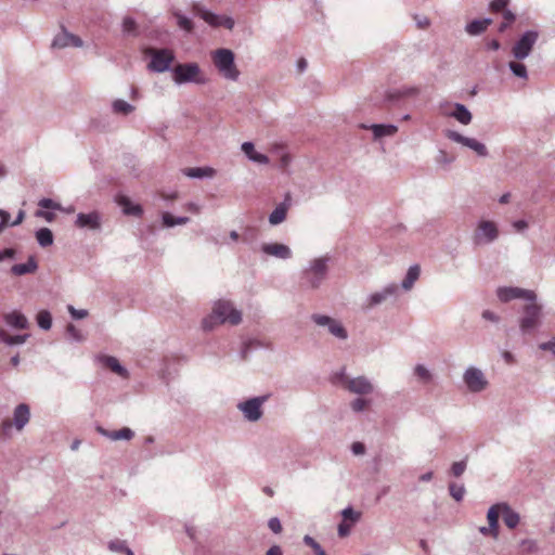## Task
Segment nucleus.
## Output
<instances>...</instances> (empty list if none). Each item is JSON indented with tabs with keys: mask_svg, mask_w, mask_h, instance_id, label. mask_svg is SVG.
Instances as JSON below:
<instances>
[{
	"mask_svg": "<svg viewBox=\"0 0 555 555\" xmlns=\"http://www.w3.org/2000/svg\"><path fill=\"white\" fill-rule=\"evenodd\" d=\"M539 33L535 30H527L516 39L515 44L512 47V56L516 61H524L528 59L530 52L538 42Z\"/></svg>",
	"mask_w": 555,
	"mask_h": 555,
	"instance_id": "obj_10",
	"label": "nucleus"
},
{
	"mask_svg": "<svg viewBox=\"0 0 555 555\" xmlns=\"http://www.w3.org/2000/svg\"><path fill=\"white\" fill-rule=\"evenodd\" d=\"M278 155H280V168L287 169L288 165H291V156L287 152L284 151L283 147L276 150Z\"/></svg>",
	"mask_w": 555,
	"mask_h": 555,
	"instance_id": "obj_56",
	"label": "nucleus"
},
{
	"mask_svg": "<svg viewBox=\"0 0 555 555\" xmlns=\"http://www.w3.org/2000/svg\"><path fill=\"white\" fill-rule=\"evenodd\" d=\"M444 135L449 140H451L457 144H461V145L467 147L468 150L473 151L475 153V155H477L479 157L488 156L487 146L474 138H467V137L461 134L460 132L451 130V129L444 130Z\"/></svg>",
	"mask_w": 555,
	"mask_h": 555,
	"instance_id": "obj_16",
	"label": "nucleus"
},
{
	"mask_svg": "<svg viewBox=\"0 0 555 555\" xmlns=\"http://www.w3.org/2000/svg\"><path fill=\"white\" fill-rule=\"evenodd\" d=\"M108 548L112 550V552H124L129 547L126 545L125 541H112L108 543Z\"/></svg>",
	"mask_w": 555,
	"mask_h": 555,
	"instance_id": "obj_61",
	"label": "nucleus"
},
{
	"mask_svg": "<svg viewBox=\"0 0 555 555\" xmlns=\"http://www.w3.org/2000/svg\"><path fill=\"white\" fill-rule=\"evenodd\" d=\"M76 227L82 230H100L101 215L99 211L93 210L88 214L80 212L76 217Z\"/></svg>",
	"mask_w": 555,
	"mask_h": 555,
	"instance_id": "obj_21",
	"label": "nucleus"
},
{
	"mask_svg": "<svg viewBox=\"0 0 555 555\" xmlns=\"http://www.w3.org/2000/svg\"><path fill=\"white\" fill-rule=\"evenodd\" d=\"M268 528H270L271 532L279 534L282 531L281 520L276 517L270 518L268 520Z\"/></svg>",
	"mask_w": 555,
	"mask_h": 555,
	"instance_id": "obj_59",
	"label": "nucleus"
},
{
	"mask_svg": "<svg viewBox=\"0 0 555 555\" xmlns=\"http://www.w3.org/2000/svg\"><path fill=\"white\" fill-rule=\"evenodd\" d=\"M192 11H194V14L197 15L198 18L206 22L207 25L212 28L224 27L229 30H232L234 27L233 17L210 12L207 8L199 3L192 5Z\"/></svg>",
	"mask_w": 555,
	"mask_h": 555,
	"instance_id": "obj_8",
	"label": "nucleus"
},
{
	"mask_svg": "<svg viewBox=\"0 0 555 555\" xmlns=\"http://www.w3.org/2000/svg\"><path fill=\"white\" fill-rule=\"evenodd\" d=\"M151 60L147 69L153 73H166L173 62V52L168 49H147Z\"/></svg>",
	"mask_w": 555,
	"mask_h": 555,
	"instance_id": "obj_13",
	"label": "nucleus"
},
{
	"mask_svg": "<svg viewBox=\"0 0 555 555\" xmlns=\"http://www.w3.org/2000/svg\"><path fill=\"white\" fill-rule=\"evenodd\" d=\"M37 270V262L33 256H29L28 261L25 263L13 264L11 267V274L15 276H23L27 274H33Z\"/></svg>",
	"mask_w": 555,
	"mask_h": 555,
	"instance_id": "obj_32",
	"label": "nucleus"
},
{
	"mask_svg": "<svg viewBox=\"0 0 555 555\" xmlns=\"http://www.w3.org/2000/svg\"><path fill=\"white\" fill-rule=\"evenodd\" d=\"M96 433L111 441H129L134 437V431L129 427H124L117 430H107L99 426L96 427Z\"/></svg>",
	"mask_w": 555,
	"mask_h": 555,
	"instance_id": "obj_23",
	"label": "nucleus"
},
{
	"mask_svg": "<svg viewBox=\"0 0 555 555\" xmlns=\"http://www.w3.org/2000/svg\"><path fill=\"white\" fill-rule=\"evenodd\" d=\"M538 348H540L541 351H555V336L551 337L548 341L540 344Z\"/></svg>",
	"mask_w": 555,
	"mask_h": 555,
	"instance_id": "obj_63",
	"label": "nucleus"
},
{
	"mask_svg": "<svg viewBox=\"0 0 555 555\" xmlns=\"http://www.w3.org/2000/svg\"><path fill=\"white\" fill-rule=\"evenodd\" d=\"M287 201L288 195H286V199L278 204L276 208H274L273 211H271L270 216H268V222H270V225H279L282 222H284L288 209Z\"/></svg>",
	"mask_w": 555,
	"mask_h": 555,
	"instance_id": "obj_28",
	"label": "nucleus"
},
{
	"mask_svg": "<svg viewBox=\"0 0 555 555\" xmlns=\"http://www.w3.org/2000/svg\"><path fill=\"white\" fill-rule=\"evenodd\" d=\"M462 380H464L465 387L472 393H481L488 387V379L485 373H482L481 369L474 365L465 369L464 374H462Z\"/></svg>",
	"mask_w": 555,
	"mask_h": 555,
	"instance_id": "obj_12",
	"label": "nucleus"
},
{
	"mask_svg": "<svg viewBox=\"0 0 555 555\" xmlns=\"http://www.w3.org/2000/svg\"><path fill=\"white\" fill-rule=\"evenodd\" d=\"M29 338V334L10 336L4 330L0 328V343L11 347L14 345H24Z\"/></svg>",
	"mask_w": 555,
	"mask_h": 555,
	"instance_id": "obj_36",
	"label": "nucleus"
},
{
	"mask_svg": "<svg viewBox=\"0 0 555 555\" xmlns=\"http://www.w3.org/2000/svg\"><path fill=\"white\" fill-rule=\"evenodd\" d=\"M67 311H69L70 318L75 320H83L88 315V311L86 309H76L74 306H67Z\"/></svg>",
	"mask_w": 555,
	"mask_h": 555,
	"instance_id": "obj_54",
	"label": "nucleus"
},
{
	"mask_svg": "<svg viewBox=\"0 0 555 555\" xmlns=\"http://www.w3.org/2000/svg\"><path fill=\"white\" fill-rule=\"evenodd\" d=\"M210 56H212L214 66H216L220 77L233 82L240 79V69H237L236 63H234L233 51L225 48L216 49Z\"/></svg>",
	"mask_w": 555,
	"mask_h": 555,
	"instance_id": "obj_2",
	"label": "nucleus"
},
{
	"mask_svg": "<svg viewBox=\"0 0 555 555\" xmlns=\"http://www.w3.org/2000/svg\"><path fill=\"white\" fill-rule=\"evenodd\" d=\"M83 46V41H81L80 37L69 34L62 27L61 31L55 35L54 39H52L51 47L54 49H64V48H81Z\"/></svg>",
	"mask_w": 555,
	"mask_h": 555,
	"instance_id": "obj_19",
	"label": "nucleus"
},
{
	"mask_svg": "<svg viewBox=\"0 0 555 555\" xmlns=\"http://www.w3.org/2000/svg\"><path fill=\"white\" fill-rule=\"evenodd\" d=\"M115 201H117V205L119 206V208H121V211H124V215L141 218V216H142L141 205L132 203L131 199L126 195H118L117 199H115Z\"/></svg>",
	"mask_w": 555,
	"mask_h": 555,
	"instance_id": "obj_26",
	"label": "nucleus"
},
{
	"mask_svg": "<svg viewBox=\"0 0 555 555\" xmlns=\"http://www.w3.org/2000/svg\"><path fill=\"white\" fill-rule=\"evenodd\" d=\"M444 135L449 140H451L457 144H461V145L467 147L468 150L473 151L475 153V155H477L479 157L488 156L487 146L474 138H467V137L461 134L460 132L451 130V129L444 130Z\"/></svg>",
	"mask_w": 555,
	"mask_h": 555,
	"instance_id": "obj_17",
	"label": "nucleus"
},
{
	"mask_svg": "<svg viewBox=\"0 0 555 555\" xmlns=\"http://www.w3.org/2000/svg\"><path fill=\"white\" fill-rule=\"evenodd\" d=\"M330 256H319L309 260L301 271V287L315 291L325 282L328 275Z\"/></svg>",
	"mask_w": 555,
	"mask_h": 555,
	"instance_id": "obj_1",
	"label": "nucleus"
},
{
	"mask_svg": "<svg viewBox=\"0 0 555 555\" xmlns=\"http://www.w3.org/2000/svg\"><path fill=\"white\" fill-rule=\"evenodd\" d=\"M3 321L4 324H7V326L10 328L23 331L29 327V321L23 314V312L18 310H12L10 312L4 313Z\"/></svg>",
	"mask_w": 555,
	"mask_h": 555,
	"instance_id": "obj_24",
	"label": "nucleus"
},
{
	"mask_svg": "<svg viewBox=\"0 0 555 555\" xmlns=\"http://www.w3.org/2000/svg\"><path fill=\"white\" fill-rule=\"evenodd\" d=\"M508 3L509 0H493L490 2V10H492V12H503L505 10H509L506 8Z\"/></svg>",
	"mask_w": 555,
	"mask_h": 555,
	"instance_id": "obj_57",
	"label": "nucleus"
},
{
	"mask_svg": "<svg viewBox=\"0 0 555 555\" xmlns=\"http://www.w3.org/2000/svg\"><path fill=\"white\" fill-rule=\"evenodd\" d=\"M449 494H451L455 502H462L465 495V487L462 483L451 482L449 483Z\"/></svg>",
	"mask_w": 555,
	"mask_h": 555,
	"instance_id": "obj_46",
	"label": "nucleus"
},
{
	"mask_svg": "<svg viewBox=\"0 0 555 555\" xmlns=\"http://www.w3.org/2000/svg\"><path fill=\"white\" fill-rule=\"evenodd\" d=\"M65 333H67V337H69L70 341L80 344L85 340L83 334H81L80 330H78L72 323L65 327Z\"/></svg>",
	"mask_w": 555,
	"mask_h": 555,
	"instance_id": "obj_47",
	"label": "nucleus"
},
{
	"mask_svg": "<svg viewBox=\"0 0 555 555\" xmlns=\"http://www.w3.org/2000/svg\"><path fill=\"white\" fill-rule=\"evenodd\" d=\"M421 274V269L417 264H413L408 269L406 275H404L403 282H401L398 287L401 289L409 292L411 291L412 286H414V283L417 281L418 275Z\"/></svg>",
	"mask_w": 555,
	"mask_h": 555,
	"instance_id": "obj_35",
	"label": "nucleus"
},
{
	"mask_svg": "<svg viewBox=\"0 0 555 555\" xmlns=\"http://www.w3.org/2000/svg\"><path fill=\"white\" fill-rule=\"evenodd\" d=\"M362 129H369L373 133V140H378L384 137H392L398 132V126L393 124H362L360 125Z\"/></svg>",
	"mask_w": 555,
	"mask_h": 555,
	"instance_id": "obj_22",
	"label": "nucleus"
},
{
	"mask_svg": "<svg viewBox=\"0 0 555 555\" xmlns=\"http://www.w3.org/2000/svg\"><path fill=\"white\" fill-rule=\"evenodd\" d=\"M500 235L498 225L495 222L489 220H480L475 227L474 235H472V242L475 246H486L496 241Z\"/></svg>",
	"mask_w": 555,
	"mask_h": 555,
	"instance_id": "obj_9",
	"label": "nucleus"
},
{
	"mask_svg": "<svg viewBox=\"0 0 555 555\" xmlns=\"http://www.w3.org/2000/svg\"><path fill=\"white\" fill-rule=\"evenodd\" d=\"M36 241H38L39 246L41 247H49L53 243V235L52 231L48 228H41L38 231H36Z\"/></svg>",
	"mask_w": 555,
	"mask_h": 555,
	"instance_id": "obj_41",
	"label": "nucleus"
},
{
	"mask_svg": "<svg viewBox=\"0 0 555 555\" xmlns=\"http://www.w3.org/2000/svg\"><path fill=\"white\" fill-rule=\"evenodd\" d=\"M100 363L105 365V367L112 370L113 373L119 375V377L128 378V370L119 364L118 359L109 356L99 357Z\"/></svg>",
	"mask_w": 555,
	"mask_h": 555,
	"instance_id": "obj_29",
	"label": "nucleus"
},
{
	"mask_svg": "<svg viewBox=\"0 0 555 555\" xmlns=\"http://www.w3.org/2000/svg\"><path fill=\"white\" fill-rule=\"evenodd\" d=\"M343 517L345 521H350L354 524L360 519V513L356 512L352 507L348 506L343 509Z\"/></svg>",
	"mask_w": 555,
	"mask_h": 555,
	"instance_id": "obj_52",
	"label": "nucleus"
},
{
	"mask_svg": "<svg viewBox=\"0 0 555 555\" xmlns=\"http://www.w3.org/2000/svg\"><path fill=\"white\" fill-rule=\"evenodd\" d=\"M399 296V287L396 283H389L375 292L366 295L365 300L362 302L363 311H371L380 305L396 300Z\"/></svg>",
	"mask_w": 555,
	"mask_h": 555,
	"instance_id": "obj_5",
	"label": "nucleus"
},
{
	"mask_svg": "<svg viewBox=\"0 0 555 555\" xmlns=\"http://www.w3.org/2000/svg\"><path fill=\"white\" fill-rule=\"evenodd\" d=\"M420 92L421 89H418V87L404 86L389 92L388 99H390V101H399L401 99L416 98Z\"/></svg>",
	"mask_w": 555,
	"mask_h": 555,
	"instance_id": "obj_30",
	"label": "nucleus"
},
{
	"mask_svg": "<svg viewBox=\"0 0 555 555\" xmlns=\"http://www.w3.org/2000/svg\"><path fill=\"white\" fill-rule=\"evenodd\" d=\"M332 383H334V385H340V387L357 396L371 395L374 389L373 384L366 376L349 377L345 373V367L334 373Z\"/></svg>",
	"mask_w": 555,
	"mask_h": 555,
	"instance_id": "obj_3",
	"label": "nucleus"
},
{
	"mask_svg": "<svg viewBox=\"0 0 555 555\" xmlns=\"http://www.w3.org/2000/svg\"><path fill=\"white\" fill-rule=\"evenodd\" d=\"M38 206L41 207V209H51L54 211L62 210V206H60L59 203H56L53 199L48 198V197H43V198L39 199Z\"/></svg>",
	"mask_w": 555,
	"mask_h": 555,
	"instance_id": "obj_50",
	"label": "nucleus"
},
{
	"mask_svg": "<svg viewBox=\"0 0 555 555\" xmlns=\"http://www.w3.org/2000/svg\"><path fill=\"white\" fill-rule=\"evenodd\" d=\"M500 503H496L489 508V512H487V521H489V525H492V527L498 526V517H500Z\"/></svg>",
	"mask_w": 555,
	"mask_h": 555,
	"instance_id": "obj_49",
	"label": "nucleus"
},
{
	"mask_svg": "<svg viewBox=\"0 0 555 555\" xmlns=\"http://www.w3.org/2000/svg\"><path fill=\"white\" fill-rule=\"evenodd\" d=\"M260 249L263 255L281 260H288L292 257L291 247L284 243H263Z\"/></svg>",
	"mask_w": 555,
	"mask_h": 555,
	"instance_id": "obj_20",
	"label": "nucleus"
},
{
	"mask_svg": "<svg viewBox=\"0 0 555 555\" xmlns=\"http://www.w3.org/2000/svg\"><path fill=\"white\" fill-rule=\"evenodd\" d=\"M189 217H173L168 212H163V215H160V221H163V225H165V228L184 225L189 223Z\"/></svg>",
	"mask_w": 555,
	"mask_h": 555,
	"instance_id": "obj_39",
	"label": "nucleus"
},
{
	"mask_svg": "<svg viewBox=\"0 0 555 555\" xmlns=\"http://www.w3.org/2000/svg\"><path fill=\"white\" fill-rule=\"evenodd\" d=\"M302 542H305L306 545L310 546L312 551H314L315 555H326L322 546L310 535H306L305 539H302Z\"/></svg>",
	"mask_w": 555,
	"mask_h": 555,
	"instance_id": "obj_51",
	"label": "nucleus"
},
{
	"mask_svg": "<svg viewBox=\"0 0 555 555\" xmlns=\"http://www.w3.org/2000/svg\"><path fill=\"white\" fill-rule=\"evenodd\" d=\"M519 550L522 554H532L538 552V543L532 539H522L519 541Z\"/></svg>",
	"mask_w": 555,
	"mask_h": 555,
	"instance_id": "obj_48",
	"label": "nucleus"
},
{
	"mask_svg": "<svg viewBox=\"0 0 555 555\" xmlns=\"http://www.w3.org/2000/svg\"><path fill=\"white\" fill-rule=\"evenodd\" d=\"M15 257V251L13 248H4L2 250H0V262L7 260V259H14Z\"/></svg>",
	"mask_w": 555,
	"mask_h": 555,
	"instance_id": "obj_64",
	"label": "nucleus"
},
{
	"mask_svg": "<svg viewBox=\"0 0 555 555\" xmlns=\"http://www.w3.org/2000/svg\"><path fill=\"white\" fill-rule=\"evenodd\" d=\"M446 116L452 117L461 125H469L472 122V113L462 103L452 104V111L446 112Z\"/></svg>",
	"mask_w": 555,
	"mask_h": 555,
	"instance_id": "obj_25",
	"label": "nucleus"
},
{
	"mask_svg": "<svg viewBox=\"0 0 555 555\" xmlns=\"http://www.w3.org/2000/svg\"><path fill=\"white\" fill-rule=\"evenodd\" d=\"M208 315L224 319L229 321V324L232 326H236L241 323V311L235 309L233 304L228 300L214 302L212 312Z\"/></svg>",
	"mask_w": 555,
	"mask_h": 555,
	"instance_id": "obj_18",
	"label": "nucleus"
},
{
	"mask_svg": "<svg viewBox=\"0 0 555 555\" xmlns=\"http://www.w3.org/2000/svg\"><path fill=\"white\" fill-rule=\"evenodd\" d=\"M496 297L503 304H507L515 299H522L529 304H535V293L531 289L521 287L505 286L496 289Z\"/></svg>",
	"mask_w": 555,
	"mask_h": 555,
	"instance_id": "obj_15",
	"label": "nucleus"
},
{
	"mask_svg": "<svg viewBox=\"0 0 555 555\" xmlns=\"http://www.w3.org/2000/svg\"><path fill=\"white\" fill-rule=\"evenodd\" d=\"M182 173L184 176L191 178V179H204L208 178L211 179L215 176V169L212 167H194V168H186L182 170Z\"/></svg>",
	"mask_w": 555,
	"mask_h": 555,
	"instance_id": "obj_33",
	"label": "nucleus"
},
{
	"mask_svg": "<svg viewBox=\"0 0 555 555\" xmlns=\"http://www.w3.org/2000/svg\"><path fill=\"white\" fill-rule=\"evenodd\" d=\"M413 374L414 376H416L417 380H420V383L422 384H430L431 383V378L434 377L431 375V372L429 369H427V366L423 365V364H416V366H414L413 369Z\"/></svg>",
	"mask_w": 555,
	"mask_h": 555,
	"instance_id": "obj_40",
	"label": "nucleus"
},
{
	"mask_svg": "<svg viewBox=\"0 0 555 555\" xmlns=\"http://www.w3.org/2000/svg\"><path fill=\"white\" fill-rule=\"evenodd\" d=\"M481 318L493 324H498L500 322V317L491 310H483V312H481Z\"/></svg>",
	"mask_w": 555,
	"mask_h": 555,
	"instance_id": "obj_60",
	"label": "nucleus"
},
{
	"mask_svg": "<svg viewBox=\"0 0 555 555\" xmlns=\"http://www.w3.org/2000/svg\"><path fill=\"white\" fill-rule=\"evenodd\" d=\"M370 401L365 399L357 398L356 400L352 401V403H350V408H352L353 412L361 413L363 412V410L366 409Z\"/></svg>",
	"mask_w": 555,
	"mask_h": 555,
	"instance_id": "obj_55",
	"label": "nucleus"
},
{
	"mask_svg": "<svg viewBox=\"0 0 555 555\" xmlns=\"http://www.w3.org/2000/svg\"><path fill=\"white\" fill-rule=\"evenodd\" d=\"M491 25V18L486 17L481 20H474L468 22L467 25H465V33L468 34V36H479L482 33L487 30V28Z\"/></svg>",
	"mask_w": 555,
	"mask_h": 555,
	"instance_id": "obj_31",
	"label": "nucleus"
},
{
	"mask_svg": "<svg viewBox=\"0 0 555 555\" xmlns=\"http://www.w3.org/2000/svg\"><path fill=\"white\" fill-rule=\"evenodd\" d=\"M36 322H38L39 328L49 331L52 327V314H50L49 310H41L36 315Z\"/></svg>",
	"mask_w": 555,
	"mask_h": 555,
	"instance_id": "obj_44",
	"label": "nucleus"
},
{
	"mask_svg": "<svg viewBox=\"0 0 555 555\" xmlns=\"http://www.w3.org/2000/svg\"><path fill=\"white\" fill-rule=\"evenodd\" d=\"M30 418V410L29 405L26 403H20L14 406L13 410V420L4 421L0 425V436L9 437L11 436V429L14 428L17 431H22L24 426L29 423Z\"/></svg>",
	"mask_w": 555,
	"mask_h": 555,
	"instance_id": "obj_7",
	"label": "nucleus"
},
{
	"mask_svg": "<svg viewBox=\"0 0 555 555\" xmlns=\"http://www.w3.org/2000/svg\"><path fill=\"white\" fill-rule=\"evenodd\" d=\"M466 460L457 461L451 465V474L454 477H461L465 473Z\"/></svg>",
	"mask_w": 555,
	"mask_h": 555,
	"instance_id": "obj_53",
	"label": "nucleus"
},
{
	"mask_svg": "<svg viewBox=\"0 0 555 555\" xmlns=\"http://www.w3.org/2000/svg\"><path fill=\"white\" fill-rule=\"evenodd\" d=\"M242 152L243 154H245L246 158H248V160L251 163L260 165H267L269 163L268 156L257 153L255 151V145L249 141L242 143Z\"/></svg>",
	"mask_w": 555,
	"mask_h": 555,
	"instance_id": "obj_27",
	"label": "nucleus"
},
{
	"mask_svg": "<svg viewBox=\"0 0 555 555\" xmlns=\"http://www.w3.org/2000/svg\"><path fill=\"white\" fill-rule=\"evenodd\" d=\"M268 401V396L254 397L238 402L236 409L243 414V418L249 423H256L262 417V405Z\"/></svg>",
	"mask_w": 555,
	"mask_h": 555,
	"instance_id": "obj_11",
	"label": "nucleus"
},
{
	"mask_svg": "<svg viewBox=\"0 0 555 555\" xmlns=\"http://www.w3.org/2000/svg\"><path fill=\"white\" fill-rule=\"evenodd\" d=\"M222 324H228V321L207 314L206 318L202 319V331L210 332Z\"/></svg>",
	"mask_w": 555,
	"mask_h": 555,
	"instance_id": "obj_42",
	"label": "nucleus"
},
{
	"mask_svg": "<svg viewBox=\"0 0 555 555\" xmlns=\"http://www.w3.org/2000/svg\"><path fill=\"white\" fill-rule=\"evenodd\" d=\"M121 31H124V35L135 37L138 36V24H135V21L131 16H125L124 22H121Z\"/></svg>",
	"mask_w": 555,
	"mask_h": 555,
	"instance_id": "obj_43",
	"label": "nucleus"
},
{
	"mask_svg": "<svg viewBox=\"0 0 555 555\" xmlns=\"http://www.w3.org/2000/svg\"><path fill=\"white\" fill-rule=\"evenodd\" d=\"M542 306L529 304L522 308V315L519 318V332L524 335H531L541 326Z\"/></svg>",
	"mask_w": 555,
	"mask_h": 555,
	"instance_id": "obj_6",
	"label": "nucleus"
},
{
	"mask_svg": "<svg viewBox=\"0 0 555 555\" xmlns=\"http://www.w3.org/2000/svg\"><path fill=\"white\" fill-rule=\"evenodd\" d=\"M481 535H491L493 539L498 538V526H481L479 528Z\"/></svg>",
	"mask_w": 555,
	"mask_h": 555,
	"instance_id": "obj_58",
	"label": "nucleus"
},
{
	"mask_svg": "<svg viewBox=\"0 0 555 555\" xmlns=\"http://www.w3.org/2000/svg\"><path fill=\"white\" fill-rule=\"evenodd\" d=\"M500 507H502V517L503 522H505L508 529H514L519 525V514L513 511L508 504L500 503Z\"/></svg>",
	"mask_w": 555,
	"mask_h": 555,
	"instance_id": "obj_34",
	"label": "nucleus"
},
{
	"mask_svg": "<svg viewBox=\"0 0 555 555\" xmlns=\"http://www.w3.org/2000/svg\"><path fill=\"white\" fill-rule=\"evenodd\" d=\"M112 112L115 115L129 116L134 113V105L124 100H115L112 102Z\"/></svg>",
	"mask_w": 555,
	"mask_h": 555,
	"instance_id": "obj_37",
	"label": "nucleus"
},
{
	"mask_svg": "<svg viewBox=\"0 0 555 555\" xmlns=\"http://www.w3.org/2000/svg\"><path fill=\"white\" fill-rule=\"evenodd\" d=\"M350 529H351V525L346 524L345 521L338 524V527H337L338 537L345 538V537L349 535Z\"/></svg>",
	"mask_w": 555,
	"mask_h": 555,
	"instance_id": "obj_62",
	"label": "nucleus"
},
{
	"mask_svg": "<svg viewBox=\"0 0 555 555\" xmlns=\"http://www.w3.org/2000/svg\"><path fill=\"white\" fill-rule=\"evenodd\" d=\"M172 16H175L176 25H178L179 29L183 30L185 34H191L193 31V22L189 16L179 10L172 12Z\"/></svg>",
	"mask_w": 555,
	"mask_h": 555,
	"instance_id": "obj_38",
	"label": "nucleus"
},
{
	"mask_svg": "<svg viewBox=\"0 0 555 555\" xmlns=\"http://www.w3.org/2000/svg\"><path fill=\"white\" fill-rule=\"evenodd\" d=\"M172 81L176 86L185 83L204 86L207 83V78L202 74L197 63H179L172 68Z\"/></svg>",
	"mask_w": 555,
	"mask_h": 555,
	"instance_id": "obj_4",
	"label": "nucleus"
},
{
	"mask_svg": "<svg viewBox=\"0 0 555 555\" xmlns=\"http://www.w3.org/2000/svg\"><path fill=\"white\" fill-rule=\"evenodd\" d=\"M311 320L315 325L320 327H326L328 334L334 336L335 339L345 341L348 338V333L338 320L330 315L319 313L312 314Z\"/></svg>",
	"mask_w": 555,
	"mask_h": 555,
	"instance_id": "obj_14",
	"label": "nucleus"
},
{
	"mask_svg": "<svg viewBox=\"0 0 555 555\" xmlns=\"http://www.w3.org/2000/svg\"><path fill=\"white\" fill-rule=\"evenodd\" d=\"M508 69L513 75H515V77L525 80L528 79V69L526 68V65L518 62H509Z\"/></svg>",
	"mask_w": 555,
	"mask_h": 555,
	"instance_id": "obj_45",
	"label": "nucleus"
}]
</instances>
